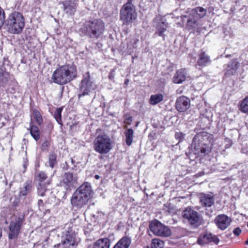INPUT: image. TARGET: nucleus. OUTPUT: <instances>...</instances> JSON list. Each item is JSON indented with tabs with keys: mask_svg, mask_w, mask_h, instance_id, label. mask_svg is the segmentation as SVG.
I'll return each instance as SVG.
<instances>
[{
	"mask_svg": "<svg viewBox=\"0 0 248 248\" xmlns=\"http://www.w3.org/2000/svg\"><path fill=\"white\" fill-rule=\"evenodd\" d=\"M77 189L82 191L85 195L89 196L90 198H92L93 194V190L92 188L91 185L89 182H84Z\"/></svg>",
	"mask_w": 248,
	"mask_h": 248,
	"instance_id": "nucleus-25",
	"label": "nucleus"
},
{
	"mask_svg": "<svg viewBox=\"0 0 248 248\" xmlns=\"http://www.w3.org/2000/svg\"><path fill=\"white\" fill-rule=\"evenodd\" d=\"M211 62L210 57L205 51H201L198 55L197 65L201 68L207 66Z\"/></svg>",
	"mask_w": 248,
	"mask_h": 248,
	"instance_id": "nucleus-20",
	"label": "nucleus"
},
{
	"mask_svg": "<svg viewBox=\"0 0 248 248\" xmlns=\"http://www.w3.org/2000/svg\"><path fill=\"white\" fill-rule=\"evenodd\" d=\"M163 95L161 93L152 95L149 99V103L152 105H155L163 100Z\"/></svg>",
	"mask_w": 248,
	"mask_h": 248,
	"instance_id": "nucleus-31",
	"label": "nucleus"
},
{
	"mask_svg": "<svg viewBox=\"0 0 248 248\" xmlns=\"http://www.w3.org/2000/svg\"><path fill=\"white\" fill-rule=\"evenodd\" d=\"M168 27V24L164 21L158 22L156 25V31L155 34H157L158 36L162 37L164 40L165 38L164 32L167 31Z\"/></svg>",
	"mask_w": 248,
	"mask_h": 248,
	"instance_id": "nucleus-23",
	"label": "nucleus"
},
{
	"mask_svg": "<svg viewBox=\"0 0 248 248\" xmlns=\"http://www.w3.org/2000/svg\"><path fill=\"white\" fill-rule=\"evenodd\" d=\"M112 142L105 133L98 135L93 141L94 150L100 154H107L112 149Z\"/></svg>",
	"mask_w": 248,
	"mask_h": 248,
	"instance_id": "nucleus-6",
	"label": "nucleus"
},
{
	"mask_svg": "<svg viewBox=\"0 0 248 248\" xmlns=\"http://www.w3.org/2000/svg\"><path fill=\"white\" fill-rule=\"evenodd\" d=\"M5 23V12L0 7V29L3 26L4 23Z\"/></svg>",
	"mask_w": 248,
	"mask_h": 248,
	"instance_id": "nucleus-40",
	"label": "nucleus"
},
{
	"mask_svg": "<svg viewBox=\"0 0 248 248\" xmlns=\"http://www.w3.org/2000/svg\"><path fill=\"white\" fill-rule=\"evenodd\" d=\"M219 242V239L216 235L207 232L201 234L197 239V243L201 246L214 243L217 245Z\"/></svg>",
	"mask_w": 248,
	"mask_h": 248,
	"instance_id": "nucleus-11",
	"label": "nucleus"
},
{
	"mask_svg": "<svg viewBox=\"0 0 248 248\" xmlns=\"http://www.w3.org/2000/svg\"><path fill=\"white\" fill-rule=\"evenodd\" d=\"M77 66L73 63H66L58 67L53 73V82L60 85L66 84L77 77Z\"/></svg>",
	"mask_w": 248,
	"mask_h": 248,
	"instance_id": "nucleus-2",
	"label": "nucleus"
},
{
	"mask_svg": "<svg viewBox=\"0 0 248 248\" xmlns=\"http://www.w3.org/2000/svg\"><path fill=\"white\" fill-rule=\"evenodd\" d=\"M124 134L125 136V143L126 145L130 146L133 142L134 137V131L132 128H128L126 130Z\"/></svg>",
	"mask_w": 248,
	"mask_h": 248,
	"instance_id": "nucleus-30",
	"label": "nucleus"
},
{
	"mask_svg": "<svg viewBox=\"0 0 248 248\" xmlns=\"http://www.w3.org/2000/svg\"><path fill=\"white\" fill-rule=\"evenodd\" d=\"M185 136V134L182 132H177L175 134V138L179 142H182L184 140Z\"/></svg>",
	"mask_w": 248,
	"mask_h": 248,
	"instance_id": "nucleus-41",
	"label": "nucleus"
},
{
	"mask_svg": "<svg viewBox=\"0 0 248 248\" xmlns=\"http://www.w3.org/2000/svg\"><path fill=\"white\" fill-rule=\"evenodd\" d=\"M238 108L241 112L248 114V95L240 102Z\"/></svg>",
	"mask_w": 248,
	"mask_h": 248,
	"instance_id": "nucleus-29",
	"label": "nucleus"
},
{
	"mask_svg": "<svg viewBox=\"0 0 248 248\" xmlns=\"http://www.w3.org/2000/svg\"><path fill=\"white\" fill-rule=\"evenodd\" d=\"M60 246V244L56 245L54 246L55 248H58Z\"/></svg>",
	"mask_w": 248,
	"mask_h": 248,
	"instance_id": "nucleus-55",
	"label": "nucleus"
},
{
	"mask_svg": "<svg viewBox=\"0 0 248 248\" xmlns=\"http://www.w3.org/2000/svg\"><path fill=\"white\" fill-rule=\"evenodd\" d=\"M241 229L239 227L234 228L233 230V233L236 236H239L241 234Z\"/></svg>",
	"mask_w": 248,
	"mask_h": 248,
	"instance_id": "nucleus-44",
	"label": "nucleus"
},
{
	"mask_svg": "<svg viewBox=\"0 0 248 248\" xmlns=\"http://www.w3.org/2000/svg\"><path fill=\"white\" fill-rule=\"evenodd\" d=\"M115 69H111L109 75L108 76V78L110 80L113 79L115 77Z\"/></svg>",
	"mask_w": 248,
	"mask_h": 248,
	"instance_id": "nucleus-43",
	"label": "nucleus"
},
{
	"mask_svg": "<svg viewBox=\"0 0 248 248\" xmlns=\"http://www.w3.org/2000/svg\"><path fill=\"white\" fill-rule=\"evenodd\" d=\"M207 10L202 7L198 6L191 9L190 15L195 18L202 19L206 15Z\"/></svg>",
	"mask_w": 248,
	"mask_h": 248,
	"instance_id": "nucleus-21",
	"label": "nucleus"
},
{
	"mask_svg": "<svg viewBox=\"0 0 248 248\" xmlns=\"http://www.w3.org/2000/svg\"><path fill=\"white\" fill-rule=\"evenodd\" d=\"M110 240L108 238H100L94 243L93 248H109Z\"/></svg>",
	"mask_w": 248,
	"mask_h": 248,
	"instance_id": "nucleus-28",
	"label": "nucleus"
},
{
	"mask_svg": "<svg viewBox=\"0 0 248 248\" xmlns=\"http://www.w3.org/2000/svg\"><path fill=\"white\" fill-rule=\"evenodd\" d=\"M100 176L97 174H96L94 176V178L96 180H98L100 178Z\"/></svg>",
	"mask_w": 248,
	"mask_h": 248,
	"instance_id": "nucleus-53",
	"label": "nucleus"
},
{
	"mask_svg": "<svg viewBox=\"0 0 248 248\" xmlns=\"http://www.w3.org/2000/svg\"><path fill=\"white\" fill-rule=\"evenodd\" d=\"M87 76L84 77L81 81L79 87V93L78 94V98L89 94L90 92V87L92 82L90 81V75L89 72L87 73Z\"/></svg>",
	"mask_w": 248,
	"mask_h": 248,
	"instance_id": "nucleus-13",
	"label": "nucleus"
},
{
	"mask_svg": "<svg viewBox=\"0 0 248 248\" xmlns=\"http://www.w3.org/2000/svg\"><path fill=\"white\" fill-rule=\"evenodd\" d=\"M182 93V90L180 91L179 90H178L177 91V93Z\"/></svg>",
	"mask_w": 248,
	"mask_h": 248,
	"instance_id": "nucleus-54",
	"label": "nucleus"
},
{
	"mask_svg": "<svg viewBox=\"0 0 248 248\" xmlns=\"http://www.w3.org/2000/svg\"><path fill=\"white\" fill-rule=\"evenodd\" d=\"M24 220V216H19L16 217L14 221L10 222L9 226V232L8 233V238L9 240L17 239Z\"/></svg>",
	"mask_w": 248,
	"mask_h": 248,
	"instance_id": "nucleus-8",
	"label": "nucleus"
},
{
	"mask_svg": "<svg viewBox=\"0 0 248 248\" xmlns=\"http://www.w3.org/2000/svg\"><path fill=\"white\" fill-rule=\"evenodd\" d=\"M49 165L51 168H53L57 164V155L54 152L49 155L48 157Z\"/></svg>",
	"mask_w": 248,
	"mask_h": 248,
	"instance_id": "nucleus-36",
	"label": "nucleus"
},
{
	"mask_svg": "<svg viewBox=\"0 0 248 248\" xmlns=\"http://www.w3.org/2000/svg\"><path fill=\"white\" fill-rule=\"evenodd\" d=\"M122 248H128L131 244V239L128 236L122 238L117 243Z\"/></svg>",
	"mask_w": 248,
	"mask_h": 248,
	"instance_id": "nucleus-33",
	"label": "nucleus"
},
{
	"mask_svg": "<svg viewBox=\"0 0 248 248\" xmlns=\"http://www.w3.org/2000/svg\"><path fill=\"white\" fill-rule=\"evenodd\" d=\"M75 243V239L70 236L66 238V241H65V243L68 244L70 246H74L76 245Z\"/></svg>",
	"mask_w": 248,
	"mask_h": 248,
	"instance_id": "nucleus-42",
	"label": "nucleus"
},
{
	"mask_svg": "<svg viewBox=\"0 0 248 248\" xmlns=\"http://www.w3.org/2000/svg\"><path fill=\"white\" fill-rule=\"evenodd\" d=\"M75 181L72 172H65L62 176V180L60 182V186L63 187L66 191H71L74 186Z\"/></svg>",
	"mask_w": 248,
	"mask_h": 248,
	"instance_id": "nucleus-15",
	"label": "nucleus"
},
{
	"mask_svg": "<svg viewBox=\"0 0 248 248\" xmlns=\"http://www.w3.org/2000/svg\"><path fill=\"white\" fill-rule=\"evenodd\" d=\"M2 236V228L0 226V239Z\"/></svg>",
	"mask_w": 248,
	"mask_h": 248,
	"instance_id": "nucleus-48",
	"label": "nucleus"
},
{
	"mask_svg": "<svg viewBox=\"0 0 248 248\" xmlns=\"http://www.w3.org/2000/svg\"><path fill=\"white\" fill-rule=\"evenodd\" d=\"M24 167L26 169V164H24Z\"/></svg>",
	"mask_w": 248,
	"mask_h": 248,
	"instance_id": "nucleus-57",
	"label": "nucleus"
},
{
	"mask_svg": "<svg viewBox=\"0 0 248 248\" xmlns=\"http://www.w3.org/2000/svg\"><path fill=\"white\" fill-rule=\"evenodd\" d=\"M239 66L240 63L237 59H234L232 60L228 64L226 65L224 77L225 78H229L234 75Z\"/></svg>",
	"mask_w": 248,
	"mask_h": 248,
	"instance_id": "nucleus-16",
	"label": "nucleus"
},
{
	"mask_svg": "<svg viewBox=\"0 0 248 248\" xmlns=\"http://www.w3.org/2000/svg\"><path fill=\"white\" fill-rule=\"evenodd\" d=\"M137 14L132 0H127L120 11V19L124 25H129L137 19Z\"/></svg>",
	"mask_w": 248,
	"mask_h": 248,
	"instance_id": "nucleus-5",
	"label": "nucleus"
},
{
	"mask_svg": "<svg viewBox=\"0 0 248 248\" xmlns=\"http://www.w3.org/2000/svg\"><path fill=\"white\" fill-rule=\"evenodd\" d=\"M8 81V78L4 76V73L2 69L0 70V87H4Z\"/></svg>",
	"mask_w": 248,
	"mask_h": 248,
	"instance_id": "nucleus-38",
	"label": "nucleus"
},
{
	"mask_svg": "<svg viewBox=\"0 0 248 248\" xmlns=\"http://www.w3.org/2000/svg\"><path fill=\"white\" fill-rule=\"evenodd\" d=\"M182 217L186 219L191 225L195 227H199L203 222L202 216L189 206L183 211Z\"/></svg>",
	"mask_w": 248,
	"mask_h": 248,
	"instance_id": "nucleus-7",
	"label": "nucleus"
},
{
	"mask_svg": "<svg viewBox=\"0 0 248 248\" xmlns=\"http://www.w3.org/2000/svg\"><path fill=\"white\" fill-rule=\"evenodd\" d=\"M232 221L231 217L223 214L217 215L214 220L217 228L221 231L227 229L230 225Z\"/></svg>",
	"mask_w": 248,
	"mask_h": 248,
	"instance_id": "nucleus-14",
	"label": "nucleus"
},
{
	"mask_svg": "<svg viewBox=\"0 0 248 248\" xmlns=\"http://www.w3.org/2000/svg\"><path fill=\"white\" fill-rule=\"evenodd\" d=\"M164 246V242L159 239L154 238L151 243L152 248H162Z\"/></svg>",
	"mask_w": 248,
	"mask_h": 248,
	"instance_id": "nucleus-37",
	"label": "nucleus"
},
{
	"mask_svg": "<svg viewBox=\"0 0 248 248\" xmlns=\"http://www.w3.org/2000/svg\"><path fill=\"white\" fill-rule=\"evenodd\" d=\"M186 29L191 33H200L202 31V24L199 20L190 14L186 24Z\"/></svg>",
	"mask_w": 248,
	"mask_h": 248,
	"instance_id": "nucleus-12",
	"label": "nucleus"
},
{
	"mask_svg": "<svg viewBox=\"0 0 248 248\" xmlns=\"http://www.w3.org/2000/svg\"><path fill=\"white\" fill-rule=\"evenodd\" d=\"M187 16L186 15H182L181 16V18L182 19H184V18H187Z\"/></svg>",
	"mask_w": 248,
	"mask_h": 248,
	"instance_id": "nucleus-52",
	"label": "nucleus"
},
{
	"mask_svg": "<svg viewBox=\"0 0 248 248\" xmlns=\"http://www.w3.org/2000/svg\"><path fill=\"white\" fill-rule=\"evenodd\" d=\"M29 130L32 138L36 141H38L40 138L41 132L38 126L33 124L32 121L30 122V126Z\"/></svg>",
	"mask_w": 248,
	"mask_h": 248,
	"instance_id": "nucleus-26",
	"label": "nucleus"
},
{
	"mask_svg": "<svg viewBox=\"0 0 248 248\" xmlns=\"http://www.w3.org/2000/svg\"><path fill=\"white\" fill-rule=\"evenodd\" d=\"M19 202V199L18 198H16L15 200L12 202V204L14 206H17Z\"/></svg>",
	"mask_w": 248,
	"mask_h": 248,
	"instance_id": "nucleus-47",
	"label": "nucleus"
},
{
	"mask_svg": "<svg viewBox=\"0 0 248 248\" xmlns=\"http://www.w3.org/2000/svg\"><path fill=\"white\" fill-rule=\"evenodd\" d=\"M113 248H122V247H120V246L118 245V243H117L114 247Z\"/></svg>",
	"mask_w": 248,
	"mask_h": 248,
	"instance_id": "nucleus-51",
	"label": "nucleus"
},
{
	"mask_svg": "<svg viewBox=\"0 0 248 248\" xmlns=\"http://www.w3.org/2000/svg\"><path fill=\"white\" fill-rule=\"evenodd\" d=\"M32 182L31 181H26L24 185V186L21 188L19 192V196L20 197L27 196L31 191Z\"/></svg>",
	"mask_w": 248,
	"mask_h": 248,
	"instance_id": "nucleus-27",
	"label": "nucleus"
},
{
	"mask_svg": "<svg viewBox=\"0 0 248 248\" xmlns=\"http://www.w3.org/2000/svg\"><path fill=\"white\" fill-rule=\"evenodd\" d=\"M190 105L189 98L184 95L178 97L175 102V108L180 112H184L187 110Z\"/></svg>",
	"mask_w": 248,
	"mask_h": 248,
	"instance_id": "nucleus-17",
	"label": "nucleus"
},
{
	"mask_svg": "<svg viewBox=\"0 0 248 248\" xmlns=\"http://www.w3.org/2000/svg\"><path fill=\"white\" fill-rule=\"evenodd\" d=\"M187 74L186 68H181L177 70L172 78V82L175 84L183 83L186 80Z\"/></svg>",
	"mask_w": 248,
	"mask_h": 248,
	"instance_id": "nucleus-19",
	"label": "nucleus"
},
{
	"mask_svg": "<svg viewBox=\"0 0 248 248\" xmlns=\"http://www.w3.org/2000/svg\"><path fill=\"white\" fill-rule=\"evenodd\" d=\"M34 179L38 184H50V181L48 179L47 174L43 171L36 173L35 175Z\"/></svg>",
	"mask_w": 248,
	"mask_h": 248,
	"instance_id": "nucleus-22",
	"label": "nucleus"
},
{
	"mask_svg": "<svg viewBox=\"0 0 248 248\" xmlns=\"http://www.w3.org/2000/svg\"><path fill=\"white\" fill-rule=\"evenodd\" d=\"M63 110V107H60L57 108L54 113L53 117L57 121V122L60 124L62 125V112Z\"/></svg>",
	"mask_w": 248,
	"mask_h": 248,
	"instance_id": "nucleus-32",
	"label": "nucleus"
},
{
	"mask_svg": "<svg viewBox=\"0 0 248 248\" xmlns=\"http://www.w3.org/2000/svg\"><path fill=\"white\" fill-rule=\"evenodd\" d=\"M212 134L203 130L197 132L192 140L193 151L195 155L205 156L212 150Z\"/></svg>",
	"mask_w": 248,
	"mask_h": 248,
	"instance_id": "nucleus-1",
	"label": "nucleus"
},
{
	"mask_svg": "<svg viewBox=\"0 0 248 248\" xmlns=\"http://www.w3.org/2000/svg\"><path fill=\"white\" fill-rule=\"evenodd\" d=\"M200 202L202 207L207 208L213 206L215 202V198L213 195L201 193L200 194Z\"/></svg>",
	"mask_w": 248,
	"mask_h": 248,
	"instance_id": "nucleus-18",
	"label": "nucleus"
},
{
	"mask_svg": "<svg viewBox=\"0 0 248 248\" xmlns=\"http://www.w3.org/2000/svg\"><path fill=\"white\" fill-rule=\"evenodd\" d=\"M83 35L90 39L101 38L105 31V23L99 18L86 20L79 30Z\"/></svg>",
	"mask_w": 248,
	"mask_h": 248,
	"instance_id": "nucleus-3",
	"label": "nucleus"
},
{
	"mask_svg": "<svg viewBox=\"0 0 248 248\" xmlns=\"http://www.w3.org/2000/svg\"><path fill=\"white\" fill-rule=\"evenodd\" d=\"M90 199L89 196L85 195L82 191L77 189L71 198L70 202L73 207L80 209L86 205Z\"/></svg>",
	"mask_w": 248,
	"mask_h": 248,
	"instance_id": "nucleus-9",
	"label": "nucleus"
},
{
	"mask_svg": "<svg viewBox=\"0 0 248 248\" xmlns=\"http://www.w3.org/2000/svg\"><path fill=\"white\" fill-rule=\"evenodd\" d=\"M129 79L126 78L125 79V81H124V84L126 85H127L128 84V83H129Z\"/></svg>",
	"mask_w": 248,
	"mask_h": 248,
	"instance_id": "nucleus-49",
	"label": "nucleus"
},
{
	"mask_svg": "<svg viewBox=\"0 0 248 248\" xmlns=\"http://www.w3.org/2000/svg\"><path fill=\"white\" fill-rule=\"evenodd\" d=\"M5 26L9 32L20 33L25 26V18L22 14L16 11L12 12L5 20Z\"/></svg>",
	"mask_w": 248,
	"mask_h": 248,
	"instance_id": "nucleus-4",
	"label": "nucleus"
},
{
	"mask_svg": "<svg viewBox=\"0 0 248 248\" xmlns=\"http://www.w3.org/2000/svg\"><path fill=\"white\" fill-rule=\"evenodd\" d=\"M149 228L154 234L158 236H169L171 234L170 229L157 220L150 222Z\"/></svg>",
	"mask_w": 248,
	"mask_h": 248,
	"instance_id": "nucleus-10",
	"label": "nucleus"
},
{
	"mask_svg": "<svg viewBox=\"0 0 248 248\" xmlns=\"http://www.w3.org/2000/svg\"><path fill=\"white\" fill-rule=\"evenodd\" d=\"M37 204L39 209H40V208H43L44 207L43 201L41 199H40L38 201Z\"/></svg>",
	"mask_w": 248,
	"mask_h": 248,
	"instance_id": "nucleus-45",
	"label": "nucleus"
},
{
	"mask_svg": "<svg viewBox=\"0 0 248 248\" xmlns=\"http://www.w3.org/2000/svg\"><path fill=\"white\" fill-rule=\"evenodd\" d=\"M245 245H248V239L245 242Z\"/></svg>",
	"mask_w": 248,
	"mask_h": 248,
	"instance_id": "nucleus-56",
	"label": "nucleus"
},
{
	"mask_svg": "<svg viewBox=\"0 0 248 248\" xmlns=\"http://www.w3.org/2000/svg\"><path fill=\"white\" fill-rule=\"evenodd\" d=\"M34 119L39 125H41L43 123L42 116L40 111L37 109H34L32 112Z\"/></svg>",
	"mask_w": 248,
	"mask_h": 248,
	"instance_id": "nucleus-34",
	"label": "nucleus"
},
{
	"mask_svg": "<svg viewBox=\"0 0 248 248\" xmlns=\"http://www.w3.org/2000/svg\"><path fill=\"white\" fill-rule=\"evenodd\" d=\"M51 145L50 140H46L44 141L41 146V150L43 152H48L49 150V147Z\"/></svg>",
	"mask_w": 248,
	"mask_h": 248,
	"instance_id": "nucleus-39",
	"label": "nucleus"
},
{
	"mask_svg": "<svg viewBox=\"0 0 248 248\" xmlns=\"http://www.w3.org/2000/svg\"><path fill=\"white\" fill-rule=\"evenodd\" d=\"M49 185L47 184H38L37 187V193L38 195L44 197L46 195L47 191V186Z\"/></svg>",
	"mask_w": 248,
	"mask_h": 248,
	"instance_id": "nucleus-35",
	"label": "nucleus"
},
{
	"mask_svg": "<svg viewBox=\"0 0 248 248\" xmlns=\"http://www.w3.org/2000/svg\"><path fill=\"white\" fill-rule=\"evenodd\" d=\"M132 121V118L131 116H129L128 118H126L124 120V123L130 125L131 124V122Z\"/></svg>",
	"mask_w": 248,
	"mask_h": 248,
	"instance_id": "nucleus-46",
	"label": "nucleus"
},
{
	"mask_svg": "<svg viewBox=\"0 0 248 248\" xmlns=\"http://www.w3.org/2000/svg\"><path fill=\"white\" fill-rule=\"evenodd\" d=\"M64 11L65 13L70 15H73L75 13L76 8V3L72 0H66L63 2Z\"/></svg>",
	"mask_w": 248,
	"mask_h": 248,
	"instance_id": "nucleus-24",
	"label": "nucleus"
},
{
	"mask_svg": "<svg viewBox=\"0 0 248 248\" xmlns=\"http://www.w3.org/2000/svg\"><path fill=\"white\" fill-rule=\"evenodd\" d=\"M65 164H66V167H64L63 169L64 170H68L69 169V166L67 165V163L66 162H65Z\"/></svg>",
	"mask_w": 248,
	"mask_h": 248,
	"instance_id": "nucleus-50",
	"label": "nucleus"
}]
</instances>
